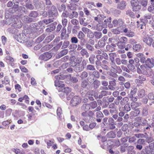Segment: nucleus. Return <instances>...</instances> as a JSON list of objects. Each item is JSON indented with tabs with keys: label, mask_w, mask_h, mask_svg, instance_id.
Returning <instances> with one entry per match:
<instances>
[{
	"label": "nucleus",
	"mask_w": 154,
	"mask_h": 154,
	"mask_svg": "<svg viewBox=\"0 0 154 154\" xmlns=\"http://www.w3.org/2000/svg\"><path fill=\"white\" fill-rule=\"evenodd\" d=\"M154 61L152 59L148 58L146 61V66L145 67L146 69H148L149 71V76L151 78L153 79L154 76L153 70L151 69L154 66Z\"/></svg>",
	"instance_id": "obj_1"
},
{
	"label": "nucleus",
	"mask_w": 154,
	"mask_h": 154,
	"mask_svg": "<svg viewBox=\"0 0 154 154\" xmlns=\"http://www.w3.org/2000/svg\"><path fill=\"white\" fill-rule=\"evenodd\" d=\"M94 115L93 112L91 111L83 112L81 114L83 120L86 123L89 122L91 121Z\"/></svg>",
	"instance_id": "obj_2"
},
{
	"label": "nucleus",
	"mask_w": 154,
	"mask_h": 154,
	"mask_svg": "<svg viewBox=\"0 0 154 154\" xmlns=\"http://www.w3.org/2000/svg\"><path fill=\"white\" fill-rule=\"evenodd\" d=\"M31 31L32 32H34L35 35H37L42 33L43 30L40 28L38 25L36 23L32 24L31 26Z\"/></svg>",
	"instance_id": "obj_3"
},
{
	"label": "nucleus",
	"mask_w": 154,
	"mask_h": 154,
	"mask_svg": "<svg viewBox=\"0 0 154 154\" xmlns=\"http://www.w3.org/2000/svg\"><path fill=\"white\" fill-rule=\"evenodd\" d=\"M86 64V61L85 60H83L81 63H78L75 68V71L76 72H78L83 70Z\"/></svg>",
	"instance_id": "obj_4"
},
{
	"label": "nucleus",
	"mask_w": 154,
	"mask_h": 154,
	"mask_svg": "<svg viewBox=\"0 0 154 154\" xmlns=\"http://www.w3.org/2000/svg\"><path fill=\"white\" fill-rule=\"evenodd\" d=\"M146 35V32H143L142 33V35H144V36L143 37V41L148 45L150 46L152 45L153 41L152 39V38H153V34L149 35V36L147 35V36H145Z\"/></svg>",
	"instance_id": "obj_5"
},
{
	"label": "nucleus",
	"mask_w": 154,
	"mask_h": 154,
	"mask_svg": "<svg viewBox=\"0 0 154 154\" xmlns=\"http://www.w3.org/2000/svg\"><path fill=\"white\" fill-rule=\"evenodd\" d=\"M48 16L50 17H56L58 15V12L56 7L52 5L50 9L48 11Z\"/></svg>",
	"instance_id": "obj_6"
},
{
	"label": "nucleus",
	"mask_w": 154,
	"mask_h": 154,
	"mask_svg": "<svg viewBox=\"0 0 154 154\" xmlns=\"http://www.w3.org/2000/svg\"><path fill=\"white\" fill-rule=\"evenodd\" d=\"M15 39L20 43H24L27 41V37L25 34L22 33L15 35Z\"/></svg>",
	"instance_id": "obj_7"
},
{
	"label": "nucleus",
	"mask_w": 154,
	"mask_h": 154,
	"mask_svg": "<svg viewBox=\"0 0 154 154\" xmlns=\"http://www.w3.org/2000/svg\"><path fill=\"white\" fill-rule=\"evenodd\" d=\"M130 2L132 7V9L133 11H137L141 9V6L139 5L138 1L131 0Z\"/></svg>",
	"instance_id": "obj_8"
},
{
	"label": "nucleus",
	"mask_w": 154,
	"mask_h": 154,
	"mask_svg": "<svg viewBox=\"0 0 154 154\" xmlns=\"http://www.w3.org/2000/svg\"><path fill=\"white\" fill-rule=\"evenodd\" d=\"M81 102V98L79 96H74L70 101L71 105L73 106H76Z\"/></svg>",
	"instance_id": "obj_9"
},
{
	"label": "nucleus",
	"mask_w": 154,
	"mask_h": 154,
	"mask_svg": "<svg viewBox=\"0 0 154 154\" xmlns=\"http://www.w3.org/2000/svg\"><path fill=\"white\" fill-rule=\"evenodd\" d=\"M103 18V15L101 14L98 15L97 17H94V20L97 21L98 23L96 25L97 29L98 31H101L102 29V26L101 25V28H100V24L101 23V20H102Z\"/></svg>",
	"instance_id": "obj_10"
},
{
	"label": "nucleus",
	"mask_w": 154,
	"mask_h": 154,
	"mask_svg": "<svg viewBox=\"0 0 154 154\" xmlns=\"http://www.w3.org/2000/svg\"><path fill=\"white\" fill-rule=\"evenodd\" d=\"M19 17V16L15 15L11 16L10 18L5 17V23L6 24L9 25L12 23H14L17 19V17Z\"/></svg>",
	"instance_id": "obj_11"
},
{
	"label": "nucleus",
	"mask_w": 154,
	"mask_h": 154,
	"mask_svg": "<svg viewBox=\"0 0 154 154\" xmlns=\"http://www.w3.org/2000/svg\"><path fill=\"white\" fill-rule=\"evenodd\" d=\"M151 17L152 15L151 14H146L144 16L143 20L145 22H148L149 24H151L152 26H153L154 24L153 23L154 21V20L152 17L151 20H150L151 18Z\"/></svg>",
	"instance_id": "obj_12"
},
{
	"label": "nucleus",
	"mask_w": 154,
	"mask_h": 154,
	"mask_svg": "<svg viewBox=\"0 0 154 154\" xmlns=\"http://www.w3.org/2000/svg\"><path fill=\"white\" fill-rule=\"evenodd\" d=\"M60 37L62 40H68L69 37V34H66V29L65 27H63L60 34Z\"/></svg>",
	"instance_id": "obj_13"
},
{
	"label": "nucleus",
	"mask_w": 154,
	"mask_h": 154,
	"mask_svg": "<svg viewBox=\"0 0 154 154\" xmlns=\"http://www.w3.org/2000/svg\"><path fill=\"white\" fill-rule=\"evenodd\" d=\"M52 57V55L51 53L48 52H46L41 55L39 58L41 59L47 61L50 59Z\"/></svg>",
	"instance_id": "obj_14"
},
{
	"label": "nucleus",
	"mask_w": 154,
	"mask_h": 154,
	"mask_svg": "<svg viewBox=\"0 0 154 154\" xmlns=\"http://www.w3.org/2000/svg\"><path fill=\"white\" fill-rule=\"evenodd\" d=\"M80 85L81 89H87V90H89L90 88H89V82L86 80H82L81 82Z\"/></svg>",
	"instance_id": "obj_15"
},
{
	"label": "nucleus",
	"mask_w": 154,
	"mask_h": 154,
	"mask_svg": "<svg viewBox=\"0 0 154 154\" xmlns=\"http://www.w3.org/2000/svg\"><path fill=\"white\" fill-rule=\"evenodd\" d=\"M112 94L111 92L109 91L105 90L102 91L100 92V94L99 95L98 97H95V99H97L98 98L99 99L102 98L103 96H107V95H110Z\"/></svg>",
	"instance_id": "obj_16"
},
{
	"label": "nucleus",
	"mask_w": 154,
	"mask_h": 154,
	"mask_svg": "<svg viewBox=\"0 0 154 154\" xmlns=\"http://www.w3.org/2000/svg\"><path fill=\"white\" fill-rule=\"evenodd\" d=\"M21 20L24 23H29L33 21V19L29 16L25 15L23 16L21 18Z\"/></svg>",
	"instance_id": "obj_17"
},
{
	"label": "nucleus",
	"mask_w": 154,
	"mask_h": 154,
	"mask_svg": "<svg viewBox=\"0 0 154 154\" xmlns=\"http://www.w3.org/2000/svg\"><path fill=\"white\" fill-rule=\"evenodd\" d=\"M112 23L115 27H118L122 26L123 23V22L122 19H121L118 20L115 19L113 21Z\"/></svg>",
	"instance_id": "obj_18"
},
{
	"label": "nucleus",
	"mask_w": 154,
	"mask_h": 154,
	"mask_svg": "<svg viewBox=\"0 0 154 154\" xmlns=\"http://www.w3.org/2000/svg\"><path fill=\"white\" fill-rule=\"evenodd\" d=\"M127 4L125 1H122L119 3L117 5L118 9L121 10H124L126 7Z\"/></svg>",
	"instance_id": "obj_19"
},
{
	"label": "nucleus",
	"mask_w": 154,
	"mask_h": 154,
	"mask_svg": "<svg viewBox=\"0 0 154 154\" xmlns=\"http://www.w3.org/2000/svg\"><path fill=\"white\" fill-rule=\"evenodd\" d=\"M15 9L14 8H9L8 10H7L5 14V17H9L10 15L16 12Z\"/></svg>",
	"instance_id": "obj_20"
},
{
	"label": "nucleus",
	"mask_w": 154,
	"mask_h": 154,
	"mask_svg": "<svg viewBox=\"0 0 154 154\" xmlns=\"http://www.w3.org/2000/svg\"><path fill=\"white\" fill-rule=\"evenodd\" d=\"M89 105L93 109H94L97 106V102L96 101H94L91 102L89 104H85L83 105L82 106V108L84 109H86V107L88 105Z\"/></svg>",
	"instance_id": "obj_21"
},
{
	"label": "nucleus",
	"mask_w": 154,
	"mask_h": 154,
	"mask_svg": "<svg viewBox=\"0 0 154 154\" xmlns=\"http://www.w3.org/2000/svg\"><path fill=\"white\" fill-rule=\"evenodd\" d=\"M56 5L57 8L59 12H62L66 9V6L63 4L60 5L59 4L57 3Z\"/></svg>",
	"instance_id": "obj_22"
},
{
	"label": "nucleus",
	"mask_w": 154,
	"mask_h": 154,
	"mask_svg": "<svg viewBox=\"0 0 154 154\" xmlns=\"http://www.w3.org/2000/svg\"><path fill=\"white\" fill-rule=\"evenodd\" d=\"M125 78L122 76L119 75L118 77L117 81L120 85H123L125 82Z\"/></svg>",
	"instance_id": "obj_23"
},
{
	"label": "nucleus",
	"mask_w": 154,
	"mask_h": 154,
	"mask_svg": "<svg viewBox=\"0 0 154 154\" xmlns=\"http://www.w3.org/2000/svg\"><path fill=\"white\" fill-rule=\"evenodd\" d=\"M79 22L80 25L83 26H86L88 24L87 20H86V18L84 17H79Z\"/></svg>",
	"instance_id": "obj_24"
},
{
	"label": "nucleus",
	"mask_w": 154,
	"mask_h": 154,
	"mask_svg": "<svg viewBox=\"0 0 154 154\" xmlns=\"http://www.w3.org/2000/svg\"><path fill=\"white\" fill-rule=\"evenodd\" d=\"M22 26L21 22L18 20L17 18L15 21V22H14V23L11 25L12 27L15 28H20Z\"/></svg>",
	"instance_id": "obj_25"
},
{
	"label": "nucleus",
	"mask_w": 154,
	"mask_h": 154,
	"mask_svg": "<svg viewBox=\"0 0 154 154\" xmlns=\"http://www.w3.org/2000/svg\"><path fill=\"white\" fill-rule=\"evenodd\" d=\"M140 113V111L138 108L137 109H136L134 110L133 111H132L130 113V116L131 117H133L136 116H137Z\"/></svg>",
	"instance_id": "obj_26"
},
{
	"label": "nucleus",
	"mask_w": 154,
	"mask_h": 154,
	"mask_svg": "<svg viewBox=\"0 0 154 154\" xmlns=\"http://www.w3.org/2000/svg\"><path fill=\"white\" fill-rule=\"evenodd\" d=\"M81 55L83 57H85L86 58L89 57V54L85 48L82 49L80 51Z\"/></svg>",
	"instance_id": "obj_27"
},
{
	"label": "nucleus",
	"mask_w": 154,
	"mask_h": 154,
	"mask_svg": "<svg viewBox=\"0 0 154 154\" xmlns=\"http://www.w3.org/2000/svg\"><path fill=\"white\" fill-rule=\"evenodd\" d=\"M59 53L58 55H57V57L60 58L63 56L67 54L68 52V50L67 49H63Z\"/></svg>",
	"instance_id": "obj_28"
},
{
	"label": "nucleus",
	"mask_w": 154,
	"mask_h": 154,
	"mask_svg": "<svg viewBox=\"0 0 154 154\" xmlns=\"http://www.w3.org/2000/svg\"><path fill=\"white\" fill-rule=\"evenodd\" d=\"M141 105L140 102H132L131 103V108L133 110L136 109L137 107H138Z\"/></svg>",
	"instance_id": "obj_29"
},
{
	"label": "nucleus",
	"mask_w": 154,
	"mask_h": 154,
	"mask_svg": "<svg viewBox=\"0 0 154 154\" xmlns=\"http://www.w3.org/2000/svg\"><path fill=\"white\" fill-rule=\"evenodd\" d=\"M48 28H47L46 31L47 32H51L53 31L56 28L55 26L53 24H51L47 26Z\"/></svg>",
	"instance_id": "obj_30"
},
{
	"label": "nucleus",
	"mask_w": 154,
	"mask_h": 154,
	"mask_svg": "<svg viewBox=\"0 0 154 154\" xmlns=\"http://www.w3.org/2000/svg\"><path fill=\"white\" fill-rule=\"evenodd\" d=\"M126 14L127 15L133 18H135V15L133 11L131 10H128L126 11Z\"/></svg>",
	"instance_id": "obj_31"
},
{
	"label": "nucleus",
	"mask_w": 154,
	"mask_h": 154,
	"mask_svg": "<svg viewBox=\"0 0 154 154\" xmlns=\"http://www.w3.org/2000/svg\"><path fill=\"white\" fill-rule=\"evenodd\" d=\"M38 16V14L36 11H31L29 14V16L30 17L35 18Z\"/></svg>",
	"instance_id": "obj_32"
},
{
	"label": "nucleus",
	"mask_w": 154,
	"mask_h": 154,
	"mask_svg": "<svg viewBox=\"0 0 154 154\" xmlns=\"http://www.w3.org/2000/svg\"><path fill=\"white\" fill-rule=\"evenodd\" d=\"M93 90L89 91L87 92L86 94L87 97H88L90 100L91 101H93L94 100V99L93 97Z\"/></svg>",
	"instance_id": "obj_33"
},
{
	"label": "nucleus",
	"mask_w": 154,
	"mask_h": 154,
	"mask_svg": "<svg viewBox=\"0 0 154 154\" xmlns=\"http://www.w3.org/2000/svg\"><path fill=\"white\" fill-rule=\"evenodd\" d=\"M115 45L113 44H112L111 45H107L106 46V49L109 51H113L115 50Z\"/></svg>",
	"instance_id": "obj_34"
},
{
	"label": "nucleus",
	"mask_w": 154,
	"mask_h": 154,
	"mask_svg": "<svg viewBox=\"0 0 154 154\" xmlns=\"http://www.w3.org/2000/svg\"><path fill=\"white\" fill-rule=\"evenodd\" d=\"M79 1V0H71L70 2L77 6V7H78V9L79 10L82 9V8L80 6L81 3Z\"/></svg>",
	"instance_id": "obj_35"
},
{
	"label": "nucleus",
	"mask_w": 154,
	"mask_h": 154,
	"mask_svg": "<svg viewBox=\"0 0 154 154\" xmlns=\"http://www.w3.org/2000/svg\"><path fill=\"white\" fill-rule=\"evenodd\" d=\"M93 84L94 88L95 89H97L100 85V82L98 80L96 79L93 81Z\"/></svg>",
	"instance_id": "obj_36"
},
{
	"label": "nucleus",
	"mask_w": 154,
	"mask_h": 154,
	"mask_svg": "<svg viewBox=\"0 0 154 154\" xmlns=\"http://www.w3.org/2000/svg\"><path fill=\"white\" fill-rule=\"evenodd\" d=\"M57 115L58 116V118L61 120L62 119V109L60 107H58L57 109Z\"/></svg>",
	"instance_id": "obj_37"
},
{
	"label": "nucleus",
	"mask_w": 154,
	"mask_h": 154,
	"mask_svg": "<svg viewBox=\"0 0 154 154\" xmlns=\"http://www.w3.org/2000/svg\"><path fill=\"white\" fill-rule=\"evenodd\" d=\"M137 90L136 88H132L131 90L130 93L128 94V97H132V96H134L136 94Z\"/></svg>",
	"instance_id": "obj_38"
},
{
	"label": "nucleus",
	"mask_w": 154,
	"mask_h": 154,
	"mask_svg": "<svg viewBox=\"0 0 154 154\" xmlns=\"http://www.w3.org/2000/svg\"><path fill=\"white\" fill-rule=\"evenodd\" d=\"M109 79L110 80L109 81V84L116 87L117 85L116 79L113 78H111Z\"/></svg>",
	"instance_id": "obj_39"
},
{
	"label": "nucleus",
	"mask_w": 154,
	"mask_h": 154,
	"mask_svg": "<svg viewBox=\"0 0 154 154\" xmlns=\"http://www.w3.org/2000/svg\"><path fill=\"white\" fill-rule=\"evenodd\" d=\"M54 37L55 36L54 34H51L47 36L45 39L46 42H49L54 38Z\"/></svg>",
	"instance_id": "obj_40"
},
{
	"label": "nucleus",
	"mask_w": 154,
	"mask_h": 154,
	"mask_svg": "<svg viewBox=\"0 0 154 154\" xmlns=\"http://www.w3.org/2000/svg\"><path fill=\"white\" fill-rule=\"evenodd\" d=\"M127 38L125 37H122L119 39V41L118 42V44H125L127 41Z\"/></svg>",
	"instance_id": "obj_41"
},
{
	"label": "nucleus",
	"mask_w": 154,
	"mask_h": 154,
	"mask_svg": "<svg viewBox=\"0 0 154 154\" xmlns=\"http://www.w3.org/2000/svg\"><path fill=\"white\" fill-rule=\"evenodd\" d=\"M129 99L127 97H125L120 101V104L122 106H123L126 104L128 101Z\"/></svg>",
	"instance_id": "obj_42"
},
{
	"label": "nucleus",
	"mask_w": 154,
	"mask_h": 154,
	"mask_svg": "<svg viewBox=\"0 0 154 154\" xmlns=\"http://www.w3.org/2000/svg\"><path fill=\"white\" fill-rule=\"evenodd\" d=\"M77 36L78 38L81 40H85L84 38L85 37V35L82 31H79V32Z\"/></svg>",
	"instance_id": "obj_43"
},
{
	"label": "nucleus",
	"mask_w": 154,
	"mask_h": 154,
	"mask_svg": "<svg viewBox=\"0 0 154 154\" xmlns=\"http://www.w3.org/2000/svg\"><path fill=\"white\" fill-rule=\"evenodd\" d=\"M141 48V45L139 44H137L133 45V48L134 51H139Z\"/></svg>",
	"instance_id": "obj_44"
},
{
	"label": "nucleus",
	"mask_w": 154,
	"mask_h": 154,
	"mask_svg": "<svg viewBox=\"0 0 154 154\" xmlns=\"http://www.w3.org/2000/svg\"><path fill=\"white\" fill-rule=\"evenodd\" d=\"M138 95L140 98L143 97L145 95V91L143 89L139 90L138 91Z\"/></svg>",
	"instance_id": "obj_45"
},
{
	"label": "nucleus",
	"mask_w": 154,
	"mask_h": 154,
	"mask_svg": "<svg viewBox=\"0 0 154 154\" xmlns=\"http://www.w3.org/2000/svg\"><path fill=\"white\" fill-rule=\"evenodd\" d=\"M70 42L67 40H66L63 43V45L62 49H66L70 45Z\"/></svg>",
	"instance_id": "obj_46"
},
{
	"label": "nucleus",
	"mask_w": 154,
	"mask_h": 154,
	"mask_svg": "<svg viewBox=\"0 0 154 154\" xmlns=\"http://www.w3.org/2000/svg\"><path fill=\"white\" fill-rule=\"evenodd\" d=\"M135 122H134V125H142V120L141 118L139 117H137L135 119Z\"/></svg>",
	"instance_id": "obj_47"
},
{
	"label": "nucleus",
	"mask_w": 154,
	"mask_h": 154,
	"mask_svg": "<svg viewBox=\"0 0 154 154\" xmlns=\"http://www.w3.org/2000/svg\"><path fill=\"white\" fill-rule=\"evenodd\" d=\"M111 17H109L108 19H107L106 20H105L104 21L105 22L104 23L106 24L107 23L108 24V27L109 28L112 27L113 26L112 25L110 24L111 23Z\"/></svg>",
	"instance_id": "obj_48"
},
{
	"label": "nucleus",
	"mask_w": 154,
	"mask_h": 154,
	"mask_svg": "<svg viewBox=\"0 0 154 154\" xmlns=\"http://www.w3.org/2000/svg\"><path fill=\"white\" fill-rule=\"evenodd\" d=\"M88 75V72L85 71H83L80 74V77L82 79H84L86 78Z\"/></svg>",
	"instance_id": "obj_49"
},
{
	"label": "nucleus",
	"mask_w": 154,
	"mask_h": 154,
	"mask_svg": "<svg viewBox=\"0 0 154 154\" xmlns=\"http://www.w3.org/2000/svg\"><path fill=\"white\" fill-rule=\"evenodd\" d=\"M34 3L35 7L36 8H41L40 5L41 4H42L43 2H39L38 1L36 0H34Z\"/></svg>",
	"instance_id": "obj_50"
},
{
	"label": "nucleus",
	"mask_w": 154,
	"mask_h": 154,
	"mask_svg": "<svg viewBox=\"0 0 154 154\" xmlns=\"http://www.w3.org/2000/svg\"><path fill=\"white\" fill-rule=\"evenodd\" d=\"M25 7L27 8L30 10H33L34 8L31 2H27L26 4Z\"/></svg>",
	"instance_id": "obj_51"
},
{
	"label": "nucleus",
	"mask_w": 154,
	"mask_h": 154,
	"mask_svg": "<svg viewBox=\"0 0 154 154\" xmlns=\"http://www.w3.org/2000/svg\"><path fill=\"white\" fill-rule=\"evenodd\" d=\"M68 8L71 10H76L78 8L75 5L70 2V4L68 6Z\"/></svg>",
	"instance_id": "obj_52"
},
{
	"label": "nucleus",
	"mask_w": 154,
	"mask_h": 154,
	"mask_svg": "<svg viewBox=\"0 0 154 154\" xmlns=\"http://www.w3.org/2000/svg\"><path fill=\"white\" fill-rule=\"evenodd\" d=\"M86 48L88 50L93 52L94 50V48L93 46H91V45L87 43L85 44Z\"/></svg>",
	"instance_id": "obj_53"
},
{
	"label": "nucleus",
	"mask_w": 154,
	"mask_h": 154,
	"mask_svg": "<svg viewBox=\"0 0 154 154\" xmlns=\"http://www.w3.org/2000/svg\"><path fill=\"white\" fill-rule=\"evenodd\" d=\"M94 35L95 38L97 39L100 38L102 36V33L100 32H94Z\"/></svg>",
	"instance_id": "obj_54"
},
{
	"label": "nucleus",
	"mask_w": 154,
	"mask_h": 154,
	"mask_svg": "<svg viewBox=\"0 0 154 154\" xmlns=\"http://www.w3.org/2000/svg\"><path fill=\"white\" fill-rule=\"evenodd\" d=\"M53 47L52 45H46L43 47L41 49L42 51H45L49 50L51 48Z\"/></svg>",
	"instance_id": "obj_55"
},
{
	"label": "nucleus",
	"mask_w": 154,
	"mask_h": 154,
	"mask_svg": "<svg viewBox=\"0 0 154 154\" xmlns=\"http://www.w3.org/2000/svg\"><path fill=\"white\" fill-rule=\"evenodd\" d=\"M96 56L94 54L91 55L89 58V60L90 63L91 64H94V59L95 58Z\"/></svg>",
	"instance_id": "obj_56"
},
{
	"label": "nucleus",
	"mask_w": 154,
	"mask_h": 154,
	"mask_svg": "<svg viewBox=\"0 0 154 154\" xmlns=\"http://www.w3.org/2000/svg\"><path fill=\"white\" fill-rule=\"evenodd\" d=\"M87 37L91 39H93L95 36L94 32L93 33L91 30L87 34Z\"/></svg>",
	"instance_id": "obj_57"
},
{
	"label": "nucleus",
	"mask_w": 154,
	"mask_h": 154,
	"mask_svg": "<svg viewBox=\"0 0 154 154\" xmlns=\"http://www.w3.org/2000/svg\"><path fill=\"white\" fill-rule=\"evenodd\" d=\"M94 127V126H84L83 127V129L85 131H90Z\"/></svg>",
	"instance_id": "obj_58"
},
{
	"label": "nucleus",
	"mask_w": 154,
	"mask_h": 154,
	"mask_svg": "<svg viewBox=\"0 0 154 154\" xmlns=\"http://www.w3.org/2000/svg\"><path fill=\"white\" fill-rule=\"evenodd\" d=\"M109 59L111 61H114V59L116 56L115 53H111L109 54Z\"/></svg>",
	"instance_id": "obj_59"
},
{
	"label": "nucleus",
	"mask_w": 154,
	"mask_h": 154,
	"mask_svg": "<svg viewBox=\"0 0 154 154\" xmlns=\"http://www.w3.org/2000/svg\"><path fill=\"white\" fill-rule=\"evenodd\" d=\"M92 75L96 79H98L100 77V73L97 71L94 70L92 73Z\"/></svg>",
	"instance_id": "obj_60"
},
{
	"label": "nucleus",
	"mask_w": 154,
	"mask_h": 154,
	"mask_svg": "<svg viewBox=\"0 0 154 154\" xmlns=\"http://www.w3.org/2000/svg\"><path fill=\"white\" fill-rule=\"evenodd\" d=\"M87 69L90 71H93L95 70L94 66L91 65H88L86 66Z\"/></svg>",
	"instance_id": "obj_61"
},
{
	"label": "nucleus",
	"mask_w": 154,
	"mask_h": 154,
	"mask_svg": "<svg viewBox=\"0 0 154 154\" xmlns=\"http://www.w3.org/2000/svg\"><path fill=\"white\" fill-rule=\"evenodd\" d=\"M45 34H43L39 37H38L36 39V42L38 43H40L45 38Z\"/></svg>",
	"instance_id": "obj_62"
},
{
	"label": "nucleus",
	"mask_w": 154,
	"mask_h": 154,
	"mask_svg": "<svg viewBox=\"0 0 154 154\" xmlns=\"http://www.w3.org/2000/svg\"><path fill=\"white\" fill-rule=\"evenodd\" d=\"M106 42H103L101 40H99L98 43V46L100 48H103L105 45Z\"/></svg>",
	"instance_id": "obj_63"
},
{
	"label": "nucleus",
	"mask_w": 154,
	"mask_h": 154,
	"mask_svg": "<svg viewBox=\"0 0 154 154\" xmlns=\"http://www.w3.org/2000/svg\"><path fill=\"white\" fill-rule=\"evenodd\" d=\"M131 110V107L129 104H126L124 107V111L127 112Z\"/></svg>",
	"instance_id": "obj_64"
}]
</instances>
